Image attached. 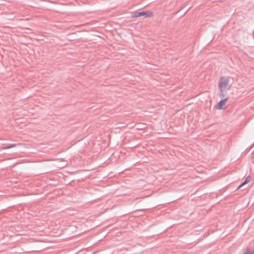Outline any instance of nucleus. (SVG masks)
Masks as SVG:
<instances>
[{
    "mask_svg": "<svg viewBox=\"0 0 254 254\" xmlns=\"http://www.w3.org/2000/svg\"><path fill=\"white\" fill-rule=\"evenodd\" d=\"M153 14L152 12L150 11H145L141 12H135L132 15V17H137L140 16H144V17H151Z\"/></svg>",
    "mask_w": 254,
    "mask_h": 254,
    "instance_id": "obj_2",
    "label": "nucleus"
},
{
    "mask_svg": "<svg viewBox=\"0 0 254 254\" xmlns=\"http://www.w3.org/2000/svg\"><path fill=\"white\" fill-rule=\"evenodd\" d=\"M16 146V144H11V145H8V146H6L2 147V149H9V148L15 147Z\"/></svg>",
    "mask_w": 254,
    "mask_h": 254,
    "instance_id": "obj_5",
    "label": "nucleus"
},
{
    "mask_svg": "<svg viewBox=\"0 0 254 254\" xmlns=\"http://www.w3.org/2000/svg\"><path fill=\"white\" fill-rule=\"evenodd\" d=\"M251 177L250 176H248L245 180L238 187V189L241 188V187H242L243 186L246 185L247 184H248L249 182H250L251 180Z\"/></svg>",
    "mask_w": 254,
    "mask_h": 254,
    "instance_id": "obj_4",
    "label": "nucleus"
},
{
    "mask_svg": "<svg viewBox=\"0 0 254 254\" xmlns=\"http://www.w3.org/2000/svg\"><path fill=\"white\" fill-rule=\"evenodd\" d=\"M231 84L229 77L223 76L220 78L218 89L220 91L219 96L221 98L226 97L227 92L230 89Z\"/></svg>",
    "mask_w": 254,
    "mask_h": 254,
    "instance_id": "obj_1",
    "label": "nucleus"
},
{
    "mask_svg": "<svg viewBox=\"0 0 254 254\" xmlns=\"http://www.w3.org/2000/svg\"><path fill=\"white\" fill-rule=\"evenodd\" d=\"M222 99L219 102L218 104L217 108L218 109H224V106L225 105V102L227 100V97H224L223 98H221Z\"/></svg>",
    "mask_w": 254,
    "mask_h": 254,
    "instance_id": "obj_3",
    "label": "nucleus"
},
{
    "mask_svg": "<svg viewBox=\"0 0 254 254\" xmlns=\"http://www.w3.org/2000/svg\"><path fill=\"white\" fill-rule=\"evenodd\" d=\"M243 254H254V250H247V251Z\"/></svg>",
    "mask_w": 254,
    "mask_h": 254,
    "instance_id": "obj_6",
    "label": "nucleus"
}]
</instances>
